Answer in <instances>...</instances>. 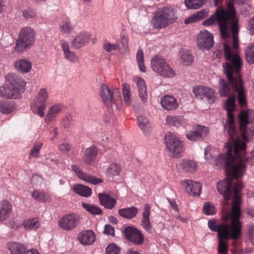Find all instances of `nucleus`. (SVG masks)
Masks as SVG:
<instances>
[{
  "label": "nucleus",
  "instance_id": "f257e3e1",
  "mask_svg": "<svg viewBox=\"0 0 254 254\" xmlns=\"http://www.w3.org/2000/svg\"><path fill=\"white\" fill-rule=\"evenodd\" d=\"M224 108L227 111L224 130L228 134L230 140L225 144L226 153L218 155L214 163L219 168H226L227 175L239 178L244 174V166L242 164V158L238 157L239 152L244 151L245 143L240 140L234 127L233 112L235 109V97L234 95L227 99Z\"/></svg>",
  "mask_w": 254,
  "mask_h": 254
},
{
  "label": "nucleus",
  "instance_id": "f03ea898",
  "mask_svg": "<svg viewBox=\"0 0 254 254\" xmlns=\"http://www.w3.org/2000/svg\"><path fill=\"white\" fill-rule=\"evenodd\" d=\"M224 198L223 203L227 205L232 199V211L224 212L221 216L222 222L217 224L215 219L208 221V227L213 232H217L218 244V252L219 254H228V244L225 240L231 239L237 240L241 235L242 223L240 220L241 209L240 191H219Z\"/></svg>",
  "mask_w": 254,
  "mask_h": 254
},
{
  "label": "nucleus",
  "instance_id": "7ed1b4c3",
  "mask_svg": "<svg viewBox=\"0 0 254 254\" xmlns=\"http://www.w3.org/2000/svg\"><path fill=\"white\" fill-rule=\"evenodd\" d=\"M224 52L225 58L228 62L223 64V68L228 81L223 78L220 79L219 93L221 96L226 97L236 92L240 105L244 106L247 104V92L240 74L242 60L238 54L232 52L230 47L225 43L224 44Z\"/></svg>",
  "mask_w": 254,
  "mask_h": 254
},
{
  "label": "nucleus",
  "instance_id": "20e7f679",
  "mask_svg": "<svg viewBox=\"0 0 254 254\" xmlns=\"http://www.w3.org/2000/svg\"><path fill=\"white\" fill-rule=\"evenodd\" d=\"M216 23L219 25L222 37H228V28L230 27L233 35V47L236 49L238 47V20L235 16V10L232 3H227V10L224 8H217L214 13L205 20L203 24L210 26Z\"/></svg>",
  "mask_w": 254,
  "mask_h": 254
},
{
  "label": "nucleus",
  "instance_id": "39448f33",
  "mask_svg": "<svg viewBox=\"0 0 254 254\" xmlns=\"http://www.w3.org/2000/svg\"><path fill=\"white\" fill-rule=\"evenodd\" d=\"M25 85L21 76L15 73H8L5 76V87H0V96L17 99L24 92Z\"/></svg>",
  "mask_w": 254,
  "mask_h": 254
},
{
  "label": "nucleus",
  "instance_id": "423d86ee",
  "mask_svg": "<svg viewBox=\"0 0 254 254\" xmlns=\"http://www.w3.org/2000/svg\"><path fill=\"white\" fill-rule=\"evenodd\" d=\"M177 19V15L175 9L172 7L166 6L155 11L151 24L155 29H161L173 24Z\"/></svg>",
  "mask_w": 254,
  "mask_h": 254
},
{
  "label": "nucleus",
  "instance_id": "0eeeda50",
  "mask_svg": "<svg viewBox=\"0 0 254 254\" xmlns=\"http://www.w3.org/2000/svg\"><path fill=\"white\" fill-rule=\"evenodd\" d=\"M100 95L104 103L113 112L118 111L121 107V97L118 88L110 89L106 84L102 85Z\"/></svg>",
  "mask_w": 254,
  "mask_h": 254
},
{
  "label": "nucleus",
  "instance_id": "6e6552de",
  "mask_svg": "<svg viewBox=\"0 0 254 254\" xmlns=\"http://www.w3.org/2000/svg\"><path fill=\"white\" fill-rule=\"evenodd\" d=\"M35 32L30 27L22 28L15 41V50L23 52L32 46L35 42Z\"/></svg>",
  "mask_w": 254,
  "mask_h": 254
},
{
  "label": "nucleus",
  "instance_id": "1a4fd4ad",
  "mask_svg": "<svg viewBox=\"0 0 254 254\" xmlns=\"http://www.w3.org/2000/svg\"><path fill=\"white\" fill-rule=\"evenodd\" d=\"M151 67L153 70L161 76L173 77L175 75V71L167 64L161 57L156 56L151 60Z\"/></svg>",
  "mask_w": 254,
  "mask_h": 254
},
{
  "label": "nucleus",
  "instance_id": "9d476101",
  "mask_svg": "<svg viewBox=\"0 0 254 254\" xmlns=\"http://www.w3.org/2000/svg\"><path fill=\"white\" fill-rule=\"evenodd\" d=\"M166 146L170 153V156L180 157L184 151L183 143L176 135L169 133L165 136Z\"/></svg>",
  "mask_w": 254,
  "mask_h": 254
},
{
  "label": "nucleus",
  "instance_id": "9b49d317",
  "mask_svg": "<svg viewBox=\"0 0 254 254\" xmlns=\"http://www.w3.org/2000/svg\"><path fill=\"white\" fill-rule=\"evenodd\" d=\"M48 98V95L46 89L45 88L41 89L38 96L31 103V108L34 114L40 117H43L44 116V110L46 107L45 102Z\"/></svg>",
  "mask_w": 254,
  "mask_h": 254
},
{
  "label": "nucleus",
  "instance_id": "f8f14e48",
  "mask_svg": "<svg viewBox=\"0 0 254 254\" xmlns=\"http://www.w3.org/2000/svg\"><path fill=\"white\" fill-rule=\"evenodd\" d=\"M240 129L243 137L245 139L246 129H249L254 135V112L252 111H245L239 115Z\"/></svg>",
  "mask_w": 254,
  "mask_h": 254
},
{
  "label": "nucleus",
  "instance_id": "ddd939ff",
  "mask_svg": "<svg viewBox=\"0 0 254 254\" xmlns=\"http://www.w3.org/2000/svg\"><path fill=\"white\" fill-rule=\"evenodd\" d=\"M80 217L75 213L63 216L59 221V226L63 230L71 231L76 228L80 223Z\"/></svg>",
  "mask_w": 254,
  "mask_h": 254
},
{
  "label": "nucleus",
  "instance_id": "4468645a",
  "mask_svg": "<svg viewBox=\"0 0 254 254\" xmlns=\"http://www.w3.org/2000/svg\"><path fill=\"white\" fill-rule=\"evenodd\" d=\"M126 238L137 245H141L144 242V236L141 232L133 226H128L124 230Z\"/></svg>",
  "mask_w": 254,
  "mask_h": 254
},
{
  "label": "nucleus",
  "instance_id": "2eb2a0df",
  "mask_svg": "<svg viewBox=\"0 0 254 254\" xmlns=\"http://www.w3.org/2000/svg\"><path fill=\"white\" fill-rule=\"evenodd\" d=\"M230 180L225 179L220 181L217 184V190H240L243 189V185L241 181L237 178Z\"/></svg>",
  "mask_w": 254,
  "mask_h": 254
},
{
  "label": "nucleus",
  "instance_id": "dca6fc26",
  "mask_svg": "<svg viewBox=\"0 0 254 254\" xmlns=\"http://www.w3.org/2000/svg\"><path fill=\"white\" fill-rule=\"evenodd\" d=\"M197 45L201 50H208L213 45L212 35L208 31H200L197 36Z\"/></svg>",
  "mask_w": 254,
  "mask_h": 254
},
{
  "label": "nucleus",
  "instance_id": "f3484780",
  "mask_svg": "<svg viewBox=\"0 0 254 254\" xmlns=\"http://www.w3.org/2000/svg\"><path fill=\"white\" fill-rule=\"evenodd\" d=\"M208 128L206 127L198 125L193 130L186 134L187 138L190 141H196L205 136L208 132Z\"/></svg>",
  "mask_w": 254,
  "mask_h": 254
},
{
  "label": "nucleus",
  "instance_id": "a211bd4d",
  "mask_svg": "<svg viewBox=\"0 0 254 254\" xmlns=\"http://www.w3.org/2000/svg\"><path fill=\"white\" fill-rule=\"evenodd\" d=\"M91 38V35L86 32H81L71 41V45L74 49H78L85 46Z\"/></svg>",
  "mask_w": 254,
  "mask_h": 254
},
{
  "label": "nucleus",
  "instance_id": "6ab92c4d",
  "mask_svg": "<svg viewBox=\"0 0 254 254\" xmlns=\"http://www.w3.org/2000/svg\"><path fill=\"white\" fill-rule=\"evenodd\" d=\"M71 169L79 179L86 182L90 183L92 184H97L102 182V180L84 172L76 165H72L71 166Z\"/></svg>",
  "mask_w": 254,
  "mask_h": 254
},
{
  "label": "nucleus",
  "instance_id": "aec40b11",
  "mask_svg": "<svg viewBox=\"0 0 254 254\" xmlns=\"http://www.w3.org/2000/svg\"><path fill=\"white\" fill-rule=\"evenodd\" d=\"M60 45L63 51L64 58L68 62L72 63H76L79 62L78 56L69 49L68 43L64 40L60 41Z\"/></svg>",
  "mask_w": 254,
  "mask_h": 254
},
{
  "label": "nucleus",
  "instance_id": "412c9836",
  "mask_svg": "<svg viewBox=\"0 0 254 254\" xmlns=\"http://www.w3.org/2000/svg\"><path fill=\"white\" fill-rule=\"evenodd\" d=\"M78 240L83 245H90L95 241V236L91 230H85L78 234Z\"/></svg>",
  "mask_w": 254,
  "mask_h": 254
},
{
  "label": "nucleus",
  "instance_id": "4be33fe9",
  "mask_svg": "<svg viewBox=\"0 0 254 254\" xmlns=\"http://www.w3.org/2000/svg\"><path fill=\"white\" fill-rule=\"evenodd\" d=\"M150 211L151 205L148 203L145 204L142 215L141 226L148 233L151 232V225L149 220Z\"/></svg>",
  "mask_w": 254,
  "mask_h": 254
},
{
  "label": "nucleus",
  "instance_id": "5701e85b",
  "mask_svg": "<svg viewBox=\"0 0 254 254\" xmlns=\"http://www.w3.org/2000/svg\"><path fill=\"white\" fill-rule=\"evenodd\" d=\"M160 103L162 107L168 111L174 110L179 106L176 99L174 97L168 95L162 97Z\"/></svg>",
  "mask_w": 254,
  "mask_h": 254
},
{
  "label": "nucleus",
  "instance_id": "b1692460",
  "mask_svg": "<svg viewBox=\"0 0 254 254\" xmlns=\"http://www.w3.org/2000/svg\"><path fill=\"white\" fill-rule=\"evenodd\" d=\"M14 67L22 73L29 72L32 68L31 62L26 59H21L15 61L13 63Z\"/></svg>",
  "mask_w": 254,
  "mask_h": 254
},
{
  "label": "nucleus",
  "instance_id": "393cba45",
  "mask_svg": "<svg viewBox=\"0 0 254 254\" xmlns=\"http://www.w3.org/2000/svg\"><path fill=\"white\" fill-rule=\"evenodd\" d=\"M12 206L10 203L5 200L0 202V222L6 220L11 212Z\"/></svg>",
  "mask_w": 254,
  "mask_h": 254
},
{
  "label": "nucleus",
  "instance_id": "a878e982",
  "mask_svg": "<svg viewBox=\"0 0 254 254\" xmlns=\"http://www.w3.org/2000/svg\"><path fill=\"white\" fill-rule=\"evenodd\" d=\"M135 80L138 88L139 98L143 102H146L147 99V94L145 82L140 77H137L135 79Z\"/></svg>",
  "mask_w": 254,
  "mask_h": 254
},
{
  "label": "nucleus",
  "instance_id": "bb28decb",
  "mask_svg": "<svg viewBox=\"0 0 254 254\" xmlns=\"http://www.w3.org/2000/svg\"><path fill=\"white\" fill-rule=\"evenodd\" d=\"M183 189L186 190H201L202 184L191 180H185L181 182Z\"/></svg>",
  "mask_w": 254,
  "mask_h": 254
},
{
  "label": "nucleus",
  "instance_id": "cd10ccee",
  "mask_svg": "<svg viewBox=\"0 0 254 254\" xmlns=\"http://www.w3.org/2000/svg\"><path fill=\"white\" fill-rule=\"evenodd\" d=\"M137 124L143 133L148 135L150 134L151 129V125L148 119L143 116H139L137 118Z\"/></svg>",
  "mask_w": 254,
  "mask_h": 254
},
{
  "label": "nucleus",
  "instance_id": "c85d7f7f",
  "mask_svg": "<svg viewBox=\"0 0 254 254\" xmlns=\"http://www.w3.org/2000/svg\"><path fill=\"white\" fill-rule=\"evenodd\" d=\"M62 107L60 105H55L51 107L48 110L45 118V122L47 123L53 121L57 117V116L61 112Z\"/></svg>",
  "mask_w": 254,
  "mask_h": 254
},
{
  "label": "nucleus",
  "instance_id": "c756f323",
  "mask_svg": "<svg viewBox=\"0 0 254 254\" xmlns=\"http://www.w3.org/2000/svg\"><path fill=\"white\" fill-rule=\"evenodd\" d=\"M97 155V149L95 146H91L85 149L83 157L84 162L87 164H91Z\"/></svg>",
  "mask_w": 254,
  "mask_h": 254
},
{
  "label": "nucleus",
  "instance_id": "7c9ffc66",
  "mask_svg": "<svg viewBox=\"0 0 254 254\" xmlns=\"http://www.w3.org/2000/svg\"><path fill=\"white\" fill-rule=\"evenodd\" d=\"M7 245L10 254H25L27 247L24 244L11 242L8 243Z\"/></svg>",
  "mask_w": 254,
  "mask_h": 254
},
{
  "label": "nucleus",
  "instance_id": "2f4dec72",
  "mask_svg": "<svg viewBox=\"0 0 254 254\" xmlns=\"http://www.w3.org/2000/svg\"><path fill=\"white\" fill-rule=\"evenodd\" d=\"M98 197L100 203L104 205L105 208L112 209L116 204V201L115 199L104 193H99Z\"/></svg>",
  "mask_w": 254,
  "mask_h": 254
},
{
  "label": "nucleus",
  "instance_id": "473e14b6",
  "mask_svg": "<svg viewBox=\"0 0 254 254\" xmlns=\"http://www.w3.org/2000/svg\"><path fill=\"white\" fill-rule=\"evenodd\" d=\"M138 212V209L135 207H130L122 208L119 210V215L122 217L131 219L134 217Z\"/></svg>",
  "mask_w": 254,
  "mask_h": 254
},
{
  "label": "nucleus",
  "instance_id": "72a5a7b5",
  "mask_svg": "<svg viewBox=\"0 0 254 254\" xmlns=\"http://www.w3.org/2000/svg\"><path fill=\"white\" fill-rule=\"evenodd\" d=\"M121 171L120 166L117 163H112L110 164L106 170L107 176L112 180L115 177L118 176Z\"/></svg>",
  "mask_w": 254,
  "mask_h": 254
},
{
  "label": "nucleus",
  "instance_id": "f704fd0d",
  "mask_svg": "<svg viewBox=\"0 0 254 254\" xmlns=\"http://www.w3.org/2000/svg\"><path fill=\"white\" fill-rule=\"evenodd\" d=\"M180 166L184 171L190 173L195 171L197 168L196 163L191 160H182Z\"/></svg>",
  "mask_w": 254,
  "mask_h": 254
},
{
  "label": "nucleus",
  "instance_id": "c9c22d12",
  "mask_svg": "<svg viewBox=\"0 0 254 254\" xmlns=\"http://www.w3.org/2000/svg\"><path fill=\"white\" fill-rule=\"evenodd\" d=\"M246 149V145L244 151H240L239 152V157L242 158V164L244 166V171L245 170V165L244 163L247 162L250 165H254V149L248 155V156L245 157V151Z\"/></svg>",
  "mask_w": 254,
  "mask_h": 254
},
{
  "label": "nucleus",
  "instance_id": "e433bc0d",
  "mask_svg": "<svg viewBox=\"0 0 254 254\" xmlns=\"http://www.w3.org/2000/svg\"><path fill=\"white\" fill-rule=\"evenodd\" d=\"M166 123L171 127H178L184 123V119L181 116H168Z\"/></svg>",
  "mask_w": 254,
  "mask_h": 254
},
{
  "label": "nucleus",
  "instance_id": "4c0bfd02",
  "mask_svg": "<svg viewBox=\"0 0 254 254\" xmlns=\"http://www.w3.org/2000/svg\"><path fill=\"white\" fill-rule=\"evenodd\" d=\"M122 92L123 99L125 104L127 106L131 105V100L130 99V86L126 83L122 84Z\"/></svg>",
  "mask_w": 254,
  "mask_h": 254
},
{
  "label": "nucleus",
  "instance_id": "58836bf2",
  "mask_svg": "<svg viewBox=\"0 0 254 254\" xmlns=\"http://www.w3.org/2000/svg\"><path fill=\"white\" fill-rule=\"evenodd\" d=\"M40 218L35 217L29 219L24 225V227L26 230H36L40 227Z\"/></svg>",
  "mask_w": 254,
  "mask_h": 254
},
{
  "label": "nucleus",
  "instance_id": "ea45409f",
  "mask_svg": "<svg viewBox=\"0 0 254 254\" xmlns=\"http://www.w3.org/2000/svg\"><path fill=\"white\" fill-rule=\"evenodd\" d=\"M14 107L12 102L5 101H0V112L3 114H9L14 111Z\"/></svg>",
  "mask_w": 254,
  "mask_h": 254
},
{
  "label": "nucleus",
  "instance_id": "a19ab883",
  "mask_svg": "<svg viewBox=\"0 0 254 254\" xmlns=\"http://www.w3.org/2000/svg\"><path fill=\"white\" fill-rule=\"evenodd\" d=\"M204 0H185V4L189 9H196L204 4Z\"/></svg>",
  "mask_w": 254,
  "mask_h": 254
},
{
  "label": "nucleus",
  "instance_id": "79ce46f5",
  "mask_svg": "<svg viewBox=\"0 0 254 254\" xmlns=\"http://www.w3.org/2000/svg\"><path fill=\"white\" fill-rule=\"evenodd\" d=\"M246 60L250 64L254 63V44H250L245 50Z\"/></svg>",
  "mask_w": 254,
  "mask_h": 254
},
{
  "label": "nucleus",
  "instance_id": "37998d69",
  "mask_svg": "<svg viewBox=\"0 0 254 254\" xmlns=\"http://www.w3.org/2000/svg\"><path fill=\"white\" fill-rule=\"evenodd\" d=\"M180 59L182 64L185 65L190 64L193 60L192 56L188 50H183L182 51Z\"/></svg>",
  "mask_w": 254,
  "mask_h": 254
},
{
  "label": "nucleus",
  "instance_id": "c03bdc74",
  "mask_svg": "<svg viewBox=\"0 0 254 254\" xmlns=\"http://www.w3.org/2000/svg\"><path fill=\"white\" fill-rule=\"evenodd\" d=\"M82 205L84 209L92 214L100 215L102 213V211L99 207L93 204L82 202Z\"/></svg>",
  "mask_w": 254,
  "mask_h": 254
},
{
  "label": "nucleus",
  "instance_id": "a18cd8bd",
  "mask_svg": "<svg viewBox=\"0 0 254 254\" xmlns=\"http://www.w3.org/2000/svg\"><path fill=\"white\" fill-rule=\"evenodd\" d=\"M33 197L36 200L46 201L50 199V195L46 191H33Z\"/></svg>",
  "mask_w": 254,
  "mask_h": 254
},
{
  "label": "nucleus",
  "instance_id": "49530a36",
  "mask_svg": "<svg viewBox=\"0 0 254 254\" xmlns=\"http://www.w3.org/2000/svg\"><path fill=\"white\" fill-rule=\"evenodd\" d=\"M136 60L141 71L145 72L146 68L144 64V55L143 51L141 49H139L136 53Z\"/></svg>",
  "mask_w": 254,
  "mask_h": 254
},
{
  "label": "nucleus",
  "instance_id": "de8ad7c7",
  "mask_svg": "<svg viewBox=\"0 0 254 254\" xmlns=\"http://www.w3.org/2000/svg\"><path fill=\"white\" fill-rule=\"evenodd\" d=\"M43 146L41 142H37L34 144L29 153V158H36L38 157L40 150Z\"/></svg>",
  "mask_w": 254,
  "mask_h": 254
},
{
  "label": "nucleus",
  "instance_id": "09e8293b",
  "mask_svg": "<svg viewBox=\"0 0 254 254\" xmlns=\"http://www.w3.org/2000/svg\"><path fill=\"white\" fill-rule=\"evenodd\" d=\"M203 212L206 215H211L216 213V210L213 204L205 202L203 207Z\"/></svg>",
  "mask_w": 254,
  "mask_h": 254
},
{
  "label": "nucleus",
  "instance_id": "8fccbe9b",
  "mask_svg": "<svg viewBox=\"0 0 254 254\" xmlns=\"http://www.w3.org/2000/svg\"><path fill=\"white\" fill-rule=\"evenodd\" d=\"M59 149L62 153L67 154L73 151V147L69 143L64 142L59 145Z\"/></svg>",
  "mask_w": 254,
  "mask_h": 254
},
{
  "label": "nucleus",
  "instance_id": "3c124183",
  "mask_svg": "<svg viewBox=\"0 0 254 254\" xmlns=\"http://www.w3.org/2000/svg\"><path fill=\"white\" fill-rule=\"evenodd\" d=\"M60 31L63 34L70 33L73 29V26L70 22L65 21L61 24L60 26Z\"/></svg>",
  "mask_w": 254,
  "mask_h": 254
},
{
  "label": "nucleus",
  "instance_id": "603ef678",
  "mask_svg": "<svg viewBox=\"0 0 254 254\" xmlns=\"http://www.w3.org/2000/svg\"><path fill=\"white\" fill-rule=\"evenodd\" d=\"M207 90V87L203 85H199L193 89V93L198 98L203 99V95Z\"/></svg>",
  "mask_w": 254,
  "mask_h": 254
},
{
  "label": "nucleus",
  "instance_id": "864d4df0",
  "mask_svg": "<svg viewBox=\"0 0 254 254\" xmlns=\"http://www.w3.org/2000/svg\"><path fill=\"white\" fill-rule=\"evenodd\" d=\"M119 252V248L114 243L109 244L106 249L107 254H118Z\"/></svg>",
  "mask_w": 254,
  "mask_h": 254
},
{
  "label": "nucleus",
  "instance_id": "5fc2aeb1",
  "mask_svg": "<svg viewBox=\"0 0 254 254\" xmlns=\"http://www.w3.org/2000/svg\"><path fill=\"white\" fill-rule=\"evenodd\" d=\"M119 47L118 44H111L106 40L103 43V49L108 52H111L113 50H117Z\"/></svg>",
  "mask_w": 254,
  "mask_h": 254
},
{
  "label": "nucleus",
  "instance_id": "6e6d98bb",
  "mask_svg": "<svg viewBox=\"0 0 254 254\" xmlns=\"http://www.w3.org/2000/svg\"><path fill=\"white\" fill-rule=\"evenodd\" d=\"M203 97H205L208 101L213 102L215 99V92L213 89L208 88L207 90L205 91Z\"/></svg>",
  "mask_w": 254,
  "mask_h": 254
},
{
  "label": "nucleus",
  "instance_id": "4d7b16f0",
  "mask_svg": "<svg viewBox=\"0 0 254 254\" xmlns=\"http://www.w3.org/2000/svg\"><path fill=\"white\" fill-rule=\"evenodd\" d=\"M72 117L70 115L67 114L63 119L62 124L65 128H67L72 124Z\"/></svg>",
  "mask_w": 254,
  "mask_h": 254
},
{
  "label": "nucleus",
  "instance_id": "13d9d810",
  "mask_svg": "<svg viewBox=\"0 0 254 254\" xmlns=\"http://www.w3.org/2000/svg\"><path fill=\"white\" fill-rule=\"evenodd\" d=\"M23 17L27 19H33L36 17V14L32 10L30 9H27L23 11Z\"/></svg>",
  "mask_w": 254,
  "mask_h": 254
},
{
  "label": "nucleus",
  "instance_id": "bf43d9fd",
  "mask_svg": "<svg viewBox=\"0 0 254 254\" xmlns=\"http://www.w3.org/2000/svg\"><path fill=\"white\" fill-rule=\"evenodd\" d=\"M249 238L251 242L254 245V225H249L247 226Z\"/></svg>",
  "mask_w": 254,
  "mask_h": 254
},
{
  "label": "nucleus",
  "instance_id": "052dcab7",
  "mask_svg": "<svg viewBox=\"0 0 254 254\" xmlns=\"http://www.w3.org/2000/svg\"><path fill=\"white\" fill-rule=\"evenodd\" d=\"M72 190H91V189L84 185L76 184L73 185L72 188Z\"/></svg>",
  "mask_w": 254,
  "mask_h": 254
},
{
  "label": "nucleus",
  "instance_id": "680f3d73",
  "mask_svg": "<svg viewBox=\"0 0 254 254\" xmlns=\"http://www.w3.org/2000/svg\"><path fill=\"white\" fill-rule=\"evenodd\" d=\"M31 181L33 184L37 186L42 183L43 179L39 175H34L32 176Z\"/></svg>",
  "mask_w": 254,
  "mask_h": 254
},
{
  "label": "nucleus",
  "instance_id": "e2e57ef3",
  "mask_svg": "<svg viewBox=\"0 0 254 254\" xmlns=\"http://www.w3.org/2000/svg\"><path fill=\"white\" fill-rule=\"evenodd\" d=\"M104 233L106 234L114 235L115 229L113 227L110 225H106L105 226Z\"/></svg>",
  "mask_w": 254,
  "mask_h": 254
},
{
  "label": "nucleus",
  "instance_id": "0e129e2a",
  "mask_svg": "<svg viewBox=\"0 0 254 254\" xmlns=\"http://www.w3.org/2000/svg\"><path fill=\"white\" fill-rule=\"evenodd\" d=\"M207 15V11L206 10H202L197 12L195 16L197 20H200Z\"/></svg>",
  "mask_w": 254,
  "mask_h": 254
},
{
  "label": "nucleus",
  "instance_id": "69168bd1",
  "mask_svg": "<svg viewBox=\"0 0 254 254\" xmlns=\"http://www.w3.org/2000/svg\"><path fill=\"white\" fill-rule=\"evenodd\" d=\"M121 42L123 47L125 49L127 50L128 48V40L127 37L125 35H122Z\"/></svg>",
  "mask_w": 254,
  "mask_h": 254
},
{
  "label": "nucleus",
  "instance_id": "338daca9",
  "mask_svg": "<svg viewBox=\"0 0 254 254\" xmlns=\"http://www.w3.org/2000/svg\"><path fill=\"white\" fill-rule=\"evenodd\" d=\"M249 31L251 35H254V16L250 21Z\"/></svg>",
  "mask_w": 254,
  "mask_h": 254
},
{
  "label": "nucleus",
  "instance_id": "774afa93",
  "mask_svg": "<svg viewBox=\"0 0 254 254\" xmlns=\"http://www.w3.org/2000/svg\"><path fill=\"white\" fill-rule=\"evenodd\" d=\"M44 163L48 165L57 164L58 161L53 158H47L44 161Z\"/></svg>",
  "mask_w": 254,
  "mask_h": 254
}]
</instances>
